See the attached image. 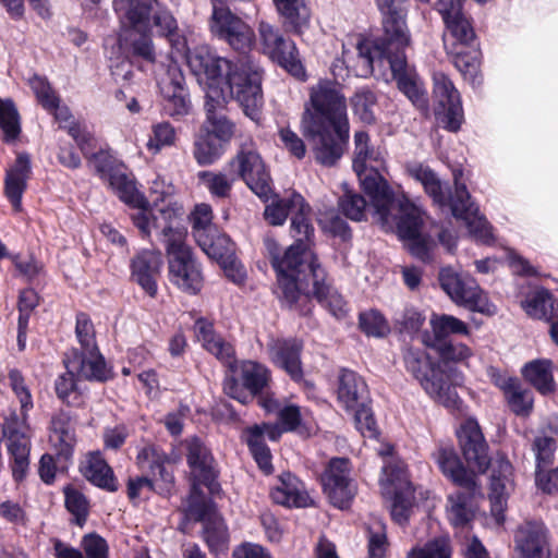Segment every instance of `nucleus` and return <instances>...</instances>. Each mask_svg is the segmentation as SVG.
Masks as SVG:
<instances>
[{
    "mask_svg": "<svg viewBox=\"0 0 558 558\" xmlns=\"http://www.w3.org/2000/svg\"><path fill=\"white\" fill-rule=\"evenodd\" d=\"M384 32L375 40L363 39L357 43L356 49L359 57L363 58L368 65H373L375 58L385 59L391 66V61L395 57H399L410 45L390 46L381 45Z\"/></svg>",
    "mask_w": 558,
    "mask_h": 558,
    "instance_id": "obj_48",
    "label": "nucleus"
},
{
    "mask_svg": "<svg viewBox=\"0 0 558 558\" xmlns=\"http://www.w3.org/2000/svg\"><path fill=\"white\" fill-rule=\"evenodd\" d=\"M32 174L31 157L27 153H19L13 166L5 171L4 195L15 210H20L22 197L27 189Z\"/></svg>",
    "mask_w": 558,
    "mask_h": 558,
    "instance_id": "obj_31",
    "label": "nucleus"
},
{
    "mask_svg": "<svg viewBox=\"0 0 558 558\" xmlns=\"http://www.w3.org/2000/svg\"><path fill=\"white\" fill-rule=\"evenodd\" d=\"M302 133L312 146L315 161L324 167H333L348 146L350 124H324V121L312 118L307 124H302Z\"/></svg>",
    "mask_w": 558,
    "mask_h": 558,
    "instance_id": "obj_6",
    "label": "nucleus"
},
{
    "mask_svg": "<svg viewBox=\"0 0 558 558\" xmlns=\"http://www.w3.org/2000/svg\"><path fill=\"white\" fill-rule=\"evenodd\" d=\"M454 218L461 219L471 228L474 220L485 223L486 220L480 216L478 206L472 201V196L464 183L458 181L454 175V192L447 197V204Z\"/></svg>",
    "mask_w": 558,
    "mask_h": 558,
    "instance_id": "obj_39",
    "label": "nucleus"
},
{
    "mask_svg": "<svg viewBox=\"0 0 558 558\" xmlns=\"http://www.w3.org/2000/svg\"><path fill=\"white\" fill-rule=\"evenodd\" d=\"M61 129L65 130L68 134L74 140L85 159H88L99 148H101L98 145V140L96 136L80 122L72 121L70 125H61Z\"/></svg>",
    "mask_w": 558,
    "mask_h": 558,
    "instance_id": "obj_61",
    "label": "nucleus"
},
{
    "mask_svg": "<svg viewBox=\"0 0 558 558\" xmlns=\"http://www.w3.org/2000/svg\"><path fill=\"white\" fill-rule=\"evenodd\" d=\"M475 492H458L454 496L449 497L451 501L449 519L454 527H464L473 520L474 513L469 505Z\"/></svg>",
    "mask_w": 558,
    "mask_h": 558,
    "instance_id": "obj_55",
    "label": "nucleus"
},
{
    "mask_svg": "<svg viewBox=\"0 0 558 558\" xmlns=\"http://www.w3.org/2000/svg\"><path fill=\"white\" fill-rule=\"evenodd\" d=\"M8 379L12 391L20 401L22 421L26 422L28 412L34 408V401L25 377L20 369L11 368L8 372Z\"/></svg>",
    "mask_w": 558,
    "mask_h": 558,
    "instance_id": "obj_58",
    "label": "nucleus"
},
{
    "mask_svg": "<svg viewBox=\"0 0 558 558\" xmlns=\"http://www.w3.org/2000/svg\"><path fill=\"white\" fill-rule=\"evenodd\" d=\"M162 112L180 120L191 113L193 105L185 76L178 64L168 66L166 74L158 82Z\"/></svg>",
    "mask_w": 558,
    "mask_h": 558,
    "instance_id": "obj_16",
    "label": "nucleus"
},
{
    "mask_svg": "<svg viewBox=\"0 0 558 558\" xmlns=\"http://www.w3.org/2000/svg\"><path fill=\"white\" fill-rule=\"evenodd\" d=\"M201 522L203 523L201 536L210 555L215 557L226 555L230 546V533L226 521L208 514Z\"/></svg>",
    "mask_w": 558,
    "mask_h": 558,
    "instance_id": "obj_41",
    "label": "nucleus"
},
{
    "mask_svg": "<svg viewBox=\"0 0 558 558\" xmlns=\"http://www.w3.org/2000/svg\"><path fill=\"white\" fill-rule=\"evenodd\" d=\"M62 493L64 495V507L73 515L74 523L80 527L84 526L89 515V499L72 484L63 486Z\"/></svg>",
    "mask_w": 558,
    "mask_h": 558,
    "instance_id": "obj_52",
    "label": "nucleus"
},
{
    "mask_svg": "<svg viewBox=\"0 0 558 558\" xmlns=\"http://www.w3.org/2000/svg\"><path fill=\"white\" fill-rule=\"evenodd\" d=\"M229 173L241 180L260 202L268 203L275 195V182L253 140L243 142L227 163Z\"/></svg>",
    "mask_w": 558,
    "mask_h": 558,
    "instance_id": "obj_5",
    "label": "nucleus"
},
{
    "mask_svg": "<svg viewBox=\"0 0 558 558\" xmlns=\"http://www.w3.org/2000/svg\"><path fill=\"white\" fill-rule=\"evenodd\" d=\"M400 216L397 221V232L401 240H407L421 234L423 227L422 213L418 207L408 198L399 201Z\"/></svg>",
    "mask_w": 558,
    "mask_h": 558,
    "instance_id": "obj_49",
    "label": "nucleus"
},
{
    "mask_svg": "<svg viewBox=\"0 0 558 558\" xmlns=\"http://www.w3.org/2000/svg\"><path fill=\"white\" fill-rule=\"evenodd\" d=\"M74 415L66 410H59L50 420V445L52 452L61 462L72 465L77 435L74 426Z\"/></svg>",
    "mask_w": 558,
    "mask_h": 558,
    "instance_id": "obj_22",
    "label": "nucleus"
},
{
    "mask_svg": "<svg viewBox=\"0 0 558 558\" xmlns=\"http://www.w3.org/2000/svg\"><path fill=\"white\" fill-rule=\"evenodd\" d=\"M535 454V471L548 469L554 464L557 448L556 439L548 435H537L531 445Z\"/></svg>",
    "mask_w": 558,
    "mask_h": 558,
    "instance_id": "obj_62",
    "label": "nucleus"
},
{
    "mask_svg": "<svg viewBox=\"0 0 558 558\" xmlns=\"http://www.w3.org/2000/svg\"><path fill=\"white\" fill-rule=\"evenodd\" d=\"M283 20V25L295 34H301L308 25L311 11L304 0H272Z\"/></svg>",
    "mask_w": 558,
    "mask_h": 558,
    "instance_id": "obj_45",
    "label": "nucleus"
},
{
    "mask_svg": "<svg viewBox=\"0 0 558 558\" xmlns=\"http://www.w3.org/2000/svg\"><path fill=\"white\" fill-rule=\"evenodd\" d=\"M196 243L210 259L217 262L230 281L239 286L245 282V267L238 258L235 243L228 234L218 228L208 234L198 235Z\"/></svg>",
    "mask_w": 558,
    "mask_h": 558,
    "instance_id": "obj_11",
    "label": "nucleus"
},
{
    "mask_svg": "<svg viewBox=\"0 0 558 558\" xmlns=\"http://www.w3.org/2000/svg\"><path fill=\"white\" fill-rule=\"evenodd\" d=\"M132 32L125 39L124 52L132 64L141 62L155 63L156 52L151 40V25H138L136 28L130 26Z\"/></svg>",
    "mask_w": 558,
    "mask_h": 558,
    "instance_id": "obj_34",
    "label": "nucleus"
},
{
    "mask_svg": "<svg viewBox=\"0 0 558 558\" xmlns=\"http://www.w3.org/2000/svg\"><path fill=\"white\" fill-rule=\"evenodd\" d=\"M522 378L542 396L556 392L554 362L549 359H535L526 362L521 368Z\"/></svg>",
    "mask_w": 558,
    "mask_h": 558,
    "instance_id": "obj_35",
    "label": "nucleus"
},
{
    "mask_svg": "<svg viewBox=\"0 0 558 558\" xmlns=\"http://www.w3.org/2000/svg\"><path fill=\"white\" fill-rule=\"evenodd\" d=\"M452 546L449 536H437L424 544L423 547L413 548L409 558H451Z\"/></svg>",
    "mask_w": 558,
    "mask_h": 558,
    "instance_id": "obj_63",
    "label": "nucleus"
},
{
    "mask_svg": "<svg viewBox=\"0 0 558 558\" xmlns=\"http://www.w3.org/2000/svg\"><path fill=\"white\" fill-rule=\"evenodd\" d=\"M456 437L468 468L475 475L485 474L492 466V456L488 441L477 420L474 417L465 418L456 430Z\"/></svg>",
    "mask_w": 558,
    "mask_h": 558,
    "instance_id": "obj_13",
    "label": "nucleus"
},
{
    "mask_svg": "<svg viewBox=\"0 0 558 558\" xmlns=\"http://www.w3.org/2000/svg\"><path fill=\"white\" fill-rule=\"evenodd\" d=\"M429 348L437 354V361L448 383L460 377L459 369L469 367V361L473 356L472 348L458 340L439 339L432 341Z\"/></svg>",
    "mask_w": 558,
    "mask_h": 558,
    "instance_id": "obj_26",
    "label": "nucleus"
},
{
    "mask_svg": "<svg viewBox=\"0 0 558 558\" xmlns=\"http://www.w3.org/2000/svg\"><path fill=\"white\" fill-rule=\"evenodd\" d=\"M279 485L271 492L272 499L282 506L305 508L312 505V499L304 483L291 472H283L279 476Z\"/></svg>",
    "mask_w": 558,
    "mask_h": 558,
    "instance_id": "obj_33",
    "label": "nucleus"
},
{
    "mask_svg": "<svg viewBox=\"0 0 558 558\" xmlns=\"http://www.w3.org/2000/svg\"><path fill=\"white\" fill-rule=\"evenodd\" d=\"M451 43H445L448 48H465L466 46H480L475 34L472 20L465 14H461L444 21Z\"/></svg>",
    "mask_w": 558,
    "mask_h": 558,
    "instance_id": "obj_46",
    "label": "nucleus"
},
{
    "mask_svg": "<svg viewBox=\"0 0 558 558\" xmlns=\"http://www.w3.org/2000/svg\"><path fill=\"white\" fill-rule=\"evenodd\" d=\"M304 197L296 191H292L286 197H281L275 191V195L269 199L270 203H265V220L274 227L283 226L289 215H293V211L298 209Z\"/></svg>",
    "mask_w": 558,
    "mask_h": 558,
    "instance_id": "obj_43",
    "label": "nucleus"
},
{
    "mask_svg": "<svg viewBox=\"0 0 558 558\" xmlns=\"http://www.w3.org/2000/svg\"><path fill=\"white\" fill-rule=\"evenodd\" d=\"M433 80L435 119L442 129L457 133L464 121L460 94L445 73H435Z\"/></svg>",
    "mask_w": 558,
    "mask_h": 558,
    "instance_id": "obj_14",
    "label": "nucleus"
},
{
    "mask_svg": "<svg viewBox=\"0 0 558 558\" xmlns=\"http://www.w3.org/2000/svg\"><path fill=\"white\" fill-rule=\"evenodd\" d=\"M447 53L451 57L453 65L461 73L464 81L473 87L482 85V51L480 46H466L460 49L448 48Z\"/></svg>",
    "mask_w": 558,
    "mask_h": 558,
    "instance_id": "obj_36",
    "label": "nucleus"
},
{
    "mask_svg": "<svg viewBox=\"0 0 558 558\" xmlns=\"http://www.w3.org/2000/svg\"><path fill=\"white\" fill-rule=\"evenodd\" d=\"M522 307L529 316L549 322L558 314V300L548 289L541 287L525 298Z\"/></svg>",
    "mask_w": 558,
    "mask_h": 558,
    "instance_id": "obj_44",
    "label": "nucleus"
},
{
    "mask_svg": "<svg viewBox=\"0 0 558 558\" xmlns=\"http://www.w3.org/2000/svg\"><path fill=\"white\" fill-rule=\"evenodd\" d=\"M169 281L187 295H197L204 288V275L192 248L186 243L165 248Z\"/></svg>",
    "mask_w": 558,
    "mask_h": 558,
    "instance_id": "obj_8",
    "label": "nucleus"
},
{
    "mask_svg": "<svg viewBox=\"0 0 558 558\" xmlns=\"http://www.w3.org/2000/svg\"><path fill=\"white\" fill-rule=\"evenodd\" d=\"M263 81V70L254 63L241 59L229 66L223 81L229 94L228 100H234L243 114L258 126L264 121Z\"/></svg>",
    "mask_w": 558,
    "mask_h": 558,
    "instance_id": "obj_4",
    "label": "nucleus"
},
{
    "mask_svg": "<svg viewBox=\"0 0 558 558\" xmlns=\"http://www.w3.org/2000/svg\"><path fill=\"white\" fill-rule=\"evenodd\" d=\"M80 472L92 485L102 490L116 493L119 489V482L113 469L104 459L100 451L88 452L86 460L80 465Z\"/></svg>",
    "mask_w": 558,
    "mask_h": 558,
    "instance_id": "obj_32",
    "label": "nucleus"
},
{
    "mask_svg": "<svg viewBox=\"0 0 558 558\" xmlns=\"http://www.w3.org/2000/svg\"><path fill=\"white\" fill-rule=\"evenodd\" d=\"M402 359L405 371L435 402L451 412L461 411L463 401L451 383L447 381L438 361L426 350L408 347L402 352Z\"/></svg>",
    "mask_w": 558,
    "mask_h": 558,
    "instance_id": "obj_3",
    "label": "nucleus"
},
{
    "mask_svg": "<svg viewBox=\"0 0 558 558\" xmlns=\"http://www.w3.org/2000/svg\"><path fill=\"white\" fill-rule=\"evenodd\" d=\"M198 179L216 198L230 197L233 184L236 181L235 175L230 174L229 177L226 173L213 171L198 172Z\"/></svg>",
    "mask_w": 558,
    "mask_h": 558,
    "instance_id": "obj_56",
    "label": "nucleus"
},
{
    "mask_svg": "<svg viewBox=\"0 0 558 558\" xmlns=\"http://www.w3.org/2000/svg\"><path fill=\"white\" fill-rule=\"evenodd\" d=\"M264 51L279 66L299 81H306V70L300 59L295 43L286 38L278 28L266 22L258 26Z\"/></svg>",
    "mask_w": 558,
    "mask_h": 558,
    "instance_id": "obj_12",
    "label": "nucleus"
},
{
    "mask_svg": "<svg viewBox=\"0 0 558 558\" xmlns=\"http://www.w3.org/2000/svg\"><path fill=\"white\" fill-rule=\"evenodd\" d=\"M185 458L191 470V478H197L211 495L220 490L219 470L211 450L199 437L185 439Z\"/></svg>",
    "mask_w": 558,
    "mask_h": 558,
    "instance_id": "obj_18",
    "label": "nucleus"
},
{
    "mask_svg": "<svg viewBox=\"0 0 558 558\" xmlns=\"http://www.w3.org/2000/svg\"><path fill=\"white\" fill-rule=\"evenodd\" d=\"M519 558H548L546 530L542 523L526 522L515 535Z\"/></svg>",
    "mask_w": 558,
    "mask_h": 558,
    "instance_id": "obj_37",
    "label": "nucleus"
},
{
    "mask_svg": "<svg viewBox=\"0 0 558 558\" xmlns=\"http://www.w3.org/2000/svg\"><path fill=\"white\" fill-rule=\"evenodd\" d=\"M162 255L159 251L142 250L130 262L131 279L150 298L158 292L157 279L160 276Z\"/></svg>",
    "mask_w": 558,
    "mask_h": 558,
    "instance_id": "obj_25",
    "label": "nucleus"
},
{
    "mask_svg": "<svg viewBox=\"0 0 558 558\" xmlns=\"http://www.w3.org/2000/svg\"><path fill=\"white\" fill-rule=\"evenodd\" d=\"M377 94L368 86L357 88L350 98V105L354 116L367 125L376 123L375 109L377 107Z\"/></svg>",
    "mask_w": 558,
    "mask_h": 558,
    "instance_id": "obj_50",
    "label": "nucleus"
},
{
    "mask_svg": "<svg viewBox=\"0 0 558 558\" xmlns=\"http://www.w3.org/2000/svg\"><path fill=\"white\" fill-rule=\"evenodd\" d=\"M504 396L509 409L517 416L526 417L532 413L534 409L533 393L530 389L523 388L520 380Z\"/></svg>",
    "mask_w": 558,
    "mask_h": 558,
    "instance_id": "obj_57",
    "label": "nucleus"
},
{
    "mask_svg": "<svg viewBox=\"0 0 558 558\" xmlns=\"http://www.w3.org/2000/svg\"><path fill=\"white\" fill-rule=\"evenodd\" d=\"M433 340H456L452 335L470 336V328L463 320L447 314H442L433 324Z\"/></svg>",
    "mask_w": 558,
    "mask_h": 558,
    "instance_id": "obj_59",
    "label": "nucleus"
},
{
    "mask_svg": "<svg viewBox=\"0 0 558 558\" xmlns=\"http://www.w3.org/2000/svg\"><path fill=\"white\" fill-rule=\"evenodd\" d=\"M234 61L217 56L208 46H197L190 49L186 53V63L199 84L207 87L206 95L214 89L225 92L221 84L225 75L229 71V66Z\"/></svg>",
    "mask_w": 558,
    "mask_h": 558,
    "instance_id": "obj_15",
    "label": "nucleus"
},
{
    "mask_svg": "<svg viewBox=\"0 0 558 558\" xmlns=\"http://www.w3.org/2000/svg\"><path fill=\"white\" fill-rule=\"evenodd\" d=\"M320 485L330 505L340 510L349 509L357 493L352 461L347 457L331 458L320 474Z\"/></svg>",
    "mask_w": 558,
    "mask_h": 558,
    "instance_id": "obj_7",
    "label": "nucleus"
},
{
    "mask_svg": "<svg viewBox=\"0 0 558 558\" xmlns=\"http://www.w3.org/2000/svg\"><path fill=\"white\" fill-rule=\"evenodd\" d=\"M303 349L304 342L298 337H272L267 342L269 361L296 384L306 383L301 359Z\"/></svg>",
    "mask_w": 558,
    "mask_h": 558,
    "instance_id": "obj_19",
    "label": "nucleus"
},
{
    "mask_svg": "<svg viewBox=\"0 0 558 558\" xmlns=\"http://www.w3.org/2000/svg\"><path fill=\"white\" fill-rule=\"evenodd\" d=\"M359 329L368 338H386L391 328L388 319L377 308L363 311L357 317Z\"/></svg>",
    "mask_w": 558,
    "mask_h": 558,
    "instance_id": "obj_53",
    "label": "nucleus"
},
{
    "mask_svg": "<svg viewBox=\"0 0 558 558\" xmlns=\"http://www.w3.org/2000/svg\"><path fill=\"white\" fill-rule=\"evenodd\" d=\"M290 234L292 244L282 247L275 238L264 239L266 257L275 272L276 283H281L289 292L294 288V275L308 269L312 258H319L313 251L315 228L312 222V207L304 198L291 216Z\"/></svg>",
    "mask_w": 558,
    "mask_h": 558,
    "instance_id": "obj_1",
    "label": "nucleus"
},
{
    "mask_svg": "<svg viewBox=\"0 0 558 558\" xmlns=\"http://www.w3.org/2000/svg\"><path fill=\"white\" fill-rule=\"evenodd\" d=\"M242 439L247 445L248 451L256 462L259 471L265 475L274 473L272 454L266 444L265 428L258 424L247 426L242 433Z\"/></svg>",
    "mask_w": 558,
    "mask_h": 558,
    "instance_id": "obj_38",
    "label": "nucleus"
},
{
    "mask_svg": "<svg viewBox=\"0 0 558 558\" xmlns=\"http://www.w3.org/2000/svg\"><path fill=\"white\" fill-rule=\"evenodd\" d=\"M126 170V167L123 166L121 170L111 174L105 182H108L110 189L121 202L132 208H144L145 205H148V201L145 195L138 191L135 179L132 174H129Z\"/></svg>",
    "mask_w": 558,
    "mask_h": 558,
    "instance_id": "obj_40",
    "label": "nucleus"
},
{
    "mask_svg": "<svg viewBox=\"0 0 558 558\" xmlns=\"http://www.w3.org/2000/svg\"><path fill=\"white\" fill-rule=\"evenodd\" d=\"M513 465L506 453H498L490 476L492 513L497 521L504 520L507 502V488L512 485Z\"/></svg>",
    "mask_w": 558,
    "mask_h": 558,
    "instance_id": "obj_28",
    "label": "nucleus"
},
{
    "mask_svg": "<svg viewBox=\"0 0 558 558\" xmlns=\"http://www.w3.org/2000/svg\"><path fill=\"white\" fill-rule=\"evenodd\" d=\"M337 399L345 411L371 401L368 386L356 372L342 367L338 375Z\"/></svg>",
    "mask_w": 558,
    "mask_h": 558,
    "instance_id": "obj_30",
    "label": "nucleus"
},
{
    "mask_svg": "<svg viewBox=\"0 0 558 558\" xmlns=\"http://www.w3.org/2000/svg\"><path fill=\"white\" fill-rule=\"evenodd\" d=\"M181 207L169 203L153 214V227L165 248L185 243L186 229L180 222Z\"/></svg>",
    "mask_w": 558,
    "mask_h": 558,
    "instance_id": "obj_27",
    "label": "nucleus"
},
{
    "mask_svg": "<svg viewBox=\"0 0 558 558\" xmlns=\"http://www.w3.org/2000/svg\"><path fill=\"white\" fill-rule=\"evenodd\" d=\"M240 379L243 388L251 396H256V393H262L265 389L269 388L271 372L259 362L243 361L240 367Z\"/></svg>",
    "mask_w": 558,
    "mask_h": 558,
    "instance_id": "obj_47",
    "label": "nucleus"
},
{
    "mask_svg": "<svg viewBox=\"0 0 558 558\" xmlns=\"http://www.w3.org/2000/svg\"><path fill=\"white\" fill-rule=\"evenodd\" d=\"M441 289L458 305H462L471 312H477L492 316L496 307L492 304L483 290L471 278H463L451 267L441 268L438 275Z\"/></svg>",
    "mask_w": 558,
    "mask_h": 558,
    "instance_id": "obj_9",
    "label": "nucleus"
},
{
    "mask_svg": "<svg viewBox=\"0 0 558 558\" xmlns=\"http://www.w3.org/2000/svg\"><path fill=\"white\" fill-rule=\"evenodd\" d=\"M308 267L303 274L294 275L295 287L291 288L290 292L281 283H276V293L281 306L306 317L313 313V299H315L336 318L345 317L348 314L347 301L332 289L328 272L323 267L319 258L314 256Z\"/></svg>",
    "mask_w": 558,
    "mask_h": 558,
    "instance_id": "obj_2",
    "label": "nucleus"
},
{
    "mask_svg": "<svg viewBox=\"0 0 558 558\" xmlns=\"http://www.w3.org/2000/svg\"><path fill=\"white\" fill-rule=\"evenodd\" d=\"M366 206L365 197L351 190H345L338 199L339 210L352 221H362L366 218Z\"/></svg>",
    "mask_w": 558,
    "mask_h": 558,
    "instance_id": "obj_64",
    "label": "nucleus"
},
{
    "mask_svg": "<svg viewBox=\"0 0 558 558\" xmlns=\"http://www.w3.org/2000/svg\"><path fill=\"white\" fill-rule=\"evenodd\" d=\"M380 14V26L384 32L381 45L401 46L411 44L408 26L410 0H375Z\"/></svg>",
    "mask_w": 558,
    "mask_h": 558,
    "instance_id": "obj_17",
    "label": "nucleus"
},
{
    "mask_svg": "<svg viewBox=\"0 0 558 558\" xmlns=\"http://www.w3.org/2000/svg\"><path fill=\"white\" fill-rule=\"evenodd\" d=\"M225 151V145L205 133L193 145V156L199 166H210L216 162Z\"/></svg>",
    "mask_w": 558,
    "mask_h": 558,
    "instance_id": "obj_54",
    "label": "nucleus"
},
{
    "mask_svg": "<svg viewBox=\"0 0 558 558\" xmlns=\"http://www.w3.org/2000/svg\"><path fill=\"white\" fill-rule=\"evenodd\" d=\"M66 367L73 368L78 379L92 383L104 384L113 378L112 371L99 348L96 351L72 349Z\"/></svg>",
    "mask_w": 558,
    "mask_h": 558,
    "instance_id": "obj_24",
    "label": "nucleus"
},
{
    "mask_svg": "<svg viewBox=\"0 0 558 558\" xmlns=\"http://www.w3.org/2000/svg\"><path fill=\"white\" fill-rule=\"evenodd\" d=\"M436 461L441 473L456 486L470 493L477 489L474 472L463 463L452 446L439 448L436 453Z\"/></svg>",
    "mask_w": 558,
    "mask_h": 558,
    "instance_id": "obj_29",
    "label": "nucleus"
},
{
    "mask_svg": "<svg viewBox=\"0 0 558 558\" xmlns=\"http://www.w3.org/2000/svg\"><path fill=\"white\" fill-rule=\"evenodd\" d=\"M391 61V75L399 90L425 117L429 113L428 94L416 70L409 65L405 50Z\"/></svg>",
    "mask_w": 558,
    "mask_h": 558,
    "instance_id": "obj_21",
    "label": "nucleus"
},
{
    "mask_svg": "<svg viewBox=\"0 0 558 558\" xmlns=\"http://www.w3.org/2000/svg\"><path fill=\"white\" fill-rule=\"evenodd\" d=\"M211 20L213 31L234 50L245 53L251 49L255 39L253 29L229 8L214 7Z\"/></svg>",
    "mask_w": 558,
    "mask_h": 558,
    "instance_id": "obj_20",
    "label": "nucleus"
},
{
    "mask_svg": "<svg viewBox=\"0 0 558 558\" xmlns=\"http://www.w3.org/2000/svg\"><path fill=\"white\" fill-rule=\"evenodd\" d=\"M158 0H113V8L120 19L129 26L148 24L150 14Z\"/></svg>",
    "mask_w": 558,
    "mask_h": 558,
    "instance_id": "obj_42",
    "label": "nucleus"
},
{
    "mask_svg": "<svg viewBox=\"0 0 558 558\" xmlns=\"http://www.w3.org/2000/svg\"><path fill=\"white\" fill-rule=\"evenodd\" d=\"M409 172L412 178L423 185L425 193L432 197L435 204L439 206L447 204V196L444 192L442 183L432 168L416 163L409 169Z\"/></svg>",
    "mask_w": 558,
    "mask_h": 558,
    "instance_id": "obj_51",
    "label": "nucleus"
},
{
    "mask_svg": "<svg viewBox=\"0 0 558 558\" xmlns=\"http://www.w3.org/2000/svg\"><path fill=\"white\" fill-rule=\"evenodd\" d=\"M228 104L226 92L214 89L205 96L206 133L225 146L231 142L236 130L235 123L226 114Z\"/></svg>",
    "mask_w": 558,
    "mask_h": 558,
    "instance_id": "obj_23",
    "label": "nucleus"
},
{
    "mask_svg": "<svg viewBox=\"0 0 558 558\" xmlns=\"http://www.w3.org/2000/svg\"><path fill=\"white\" fill-rule=\"evenodd\" d=\"M310 101L313 111L306 110L302 117V124H307L312 118L324 121V124L349 122L347 114V100L337 84L322 81L311 88Z\"/></svg>",
    "mask_w": 558,
    "mask_h": 558,
    "instance_id": "obj_10",
    "label": "nucleus"
},
{
    "mask_svg": "<svg viewBox=\"0 0 558 558\" xmlns=\"http://www.w3.org/2000/svg\"><path fill=\"white\" fill-rule=\"evenodd\" d=\"M202 486H204L202 482L192 478L187 512L194 521H204L214 508V502L205 498Z\"/></svg>",
    "mask_w": 558,
    "mask_h": 558,
    "instance_id": "obj_60",
    "label": "nucleus"
}]
</instances>
